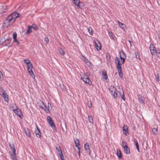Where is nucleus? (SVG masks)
Instances as JSON below:
<instances>
[{"label":"nucleus","instance_id":"1","mask_svg":"<svg viewBox=\"0 0 160 160\" xmlns=\"http://www.w3.org/2000/svg\"><path fill=\"white\" fill-rule=\"evenodd\" d=\"M24 61L27 64L28 67L27 70L29 73L33 78H34L35 76L32 71L33 66L32 63L30 62V60L28 59H24Z\"/></svg>","mask_w":160,"mask_h":160},{"label":"nucleus","instance_id":"2","mask_svg":"<svg viewBox=\"0 0 160 160\" xmlns=\"http://www.w3.org/2000/svg\"><path fill=\"white\" fill-rule=\"evenodd\" d=\"M8 17H7L2 24V27L3 28H8L12 25L13 23V20L12 21Z\"/></svg>","mask_w":160,"mask_h":160},{"label":"nucleus","instance_id":"3","mask_svg":"<svg viewBox=\"0 0 160 160\" xmlns=\"http://www.w3.org/2000/svg\"><path fill=\"white\" fill-rule=\"evenodd\" d=\"M0 94L2 96L4 100L8 102V96L4 89L2 88H0Z\"/></svg>","mask_w":160,"mask_h":160},{"label":"nucleus","instance_id":"4","mask_svg":"<svg viewBox=\"0 0 160 160\" xmlns=\"http://www.w3.org/2000/svg\"><path fill=\"white\" fill-rule=\"evenodd\" d=\"M116 88L113 86H111L109 87V91L114 98H116L118 97V94L116 92Z\"/></svg>","mask_w":160,"mask_h":160},{"label":"nucleus","instance_id":"5","mask_svg":"<svg viewBox=\"0 0 160 160\" xmlns=\"http://www.w3.org/2000/svg\"><path fill=\"white\" fill-rule=\"evenodd\" d=\"M20 14L17 12H14L9 15L8 17L12 21L13 20V22L15 21V19L18 18L19 17Z\"/></svg>","mask_w":160,"mask_h":160},{"label":"nucleus","instance_id":"6","mask_svg":"<svg viewBox=\"0 0 160 160\" xmlns=\"http://www.w3.org/2000/svg\"><path fill=\"white\" fill-rule=\"evenodd\" d=\"M73 2L78 8H84V4L82 2H80L79 0H73Z\"/></svg>","mask_w":160,"mask_h":160},{"label":"nucleus","instance_id":"7","mask_svg":"<svg viewBox=\"0 0 160 160\" xmlns=\"http://www.w3.org/2000/svg\"><path fill=\"white\" fill-rule=\"evenodd\" d=\"M95 48L97 51L100 50L101 49V45L100 42L98 40L94 41Z\"/></svg>","mask_w":160,"mask_h":160},{"label":"nucleus","instance_id":"8","mask_svg":"<svg viewBox=\"0 0 160 160\" xmlns=\"http://www.w3.org/2000/svg\"><path fill=\"white\" fill-rule=\"evenodd\" d=\"M149 49L150 53L152 55H155L157 52V51L152 44H150L149 46Z\"/></svg>","mask_w":160,"mask_h":160},{"label":"nucleus","instance_id":"9","mask_svg":"<svg viewBox=\"0 0 160 160\" xmlns=\"http://www.w3.org/2000/svg\"><path fill=\"white\" fill-rule=\"evenodd\" d=\"M123 144L122 147L123 148L124 152L127 154H128L130 153V150L129 148L126 144V143L125 141H123L122 142Z\"/></svg>","mask_w":160,"mask_h":160},{"label":"nucleus","instance_id":"10","mask_svg":"<svg viewBox=\"0 0 160 160\" xmlns=\"http://www.w3.org/2000/svg\"><path fill=\"white\" fill-rule=\"evenodd\" d=\"M47 120L49 125L52 128H55V126L54 125L53 120L52 119L51 117L50 116H48L47 117Z\"/></svg>","mask_w":160,"mask_h":160},{"label":"nucleus","instance_id":"11","mask_svg":"<svg viewBox=\"0 0 160 160\" xmlns=\"http://www.w3.org/2000/svg\"><path fill=\"white\" fill-rule=\"evenodd\" d=\"M120 57L121 60V62L122 64H123L126 58V55L124 52L123 51L121 52L120 53Z\"/></svg>","mask_w":160,"mask_h":160},{"label":"nucleus","instance_id":"12","mask_svg":"<svg viewBox=\"0 0 160 160\" xmlns=\"http://www.w3.org/2000/svg\"><path fill=\"white\" fill-rule=\"evenodd\" d=\"M115 62L116 64L117 68H121V63L120 62V59L119 58L116 57L115 59Z\"/></svg>","mask_w":160,"mask_h":160},{"label":"nucleus","instance_id":"13","mask_svg":"<svg viewBox=\"0 0 160 160\" xmlns=\"http://www.w3.org/2000/svg\"><path fill=\"white\" fill-rule=\"evenodd\" d=\"M36 128L35 129L34 132L37 137L40 138L41 136V133L37 124H36Z\"/></svg>","mask_w":160,"mask_h":160},{"label":"nucleus","instance_id":"14","mask_svg":"<svg viewBox=\"0 0 160 160\" xmlns=\"http://www.w3.org/2000/svg\"><path fill=\"white\" fill-rule=\"evenodd\" d=\"M12 110L16 114H17L20 117L22 118V112L20 109L17 108V109H13Z\"/></svg>","mask_w":160,"mask_h":160},{"label":"nucleus","instance_id":"15","mask_svg":"<svg viewBox=\"0 0 160 160\" xmlns=\"http://www.w3.org/2000/svg\"><path fill=\"white\" fill-rule=\"evenodd\" d=\"M81 59L88 66L91 65V63L87 58H86L83 55H81L80 57Z\"/></svg>","mask_w":160,"mask_h":160},{"label":"nucleus","instance_id":"16","mask_svg":"<svg viewBox=\"0 0 160 160\" xmlns=\"http://www.w3.org/2000/svg\"><path fill=\"white\" fill-rule=\"evenodd\" d=\"M84 147L86 151L87 152V153H88L89 155H90V149L89 145L88 142H86L84 144Z\"/></svg>","mask_w":160,"mask_h":160},{"label":"nucleus","instance_id":"17","mask_svg":"<svg viewBox=\"0 0 160 160\" xmlns=\"http://www.w3.org/2000/svg\"><path fill=\"white\" fill-rule=\"evenodd\" d=\"M81 79H82L83 81L86 83H88L89 85L91 84L92 82L88 78H86L85 77H83V78H81Z\"/></svg>","mask_w":160,"mask_h":160},{"label":"nucleus","instance_id":"18","mask_svg":"<svg viewBox=\"0 0 160 160\" xmlns=\"http://www.w3.org/2000/svg\"><path fill=\"white\" fill-rule=\"evenodd\" d=\"M118 24L119 26L121 28H122L124 31H125L127 30V27H126V25L120 22L119 21H118Z\"/></svg>","mask_w":160,"mask_h":160},{"label":"nucleus","instance_id":"19","mask_svg":"<svg viewBox=\"0 0 160 160\" xmlns=\"http://www.w3.org/2000/svg\"><path fill=\"white\" fill-rule=\"evenodd\" d=\"M128 129L127 125L124 124L123 127V132L126 135H127L128 133Z\"/></svg>","mask_w":160,"mask_h":160},{"label":"nucleus","instance_id":"20","mask_svg":"<svg viewBox=\"0 0 160 160\" xmlns=\"http://www.w3.org/2000/svg\"><path fill=\"white\" fill-rule=\"evenodd\" d=\"M138 97L139 100V102L142 103H145L144 98L141 95H138Z\"/></svg>","mask_w":160,"mask_h":160},{"label":"nucleus","instance_id":"21","mask_svg":"<svg viewBox=\"0 0 160 160\" xmlns=\"http://www.w3.org/2000/svg\"><path fill=\"white\" fill-rule=\"evenodd\" d=\"M118 75L121 78H123V74L122 71V68H117Z\"/></svg>","mask_w":160,"mask_h":160},{"label":"nucleus","instance_id":"22","mask_svg":"<svg viewBox=\"0 0 160 160\" xmlns=\"http://www.w3.org/2000/svg\"><path fill=\"white\" fill-rule=\"evenodd\" d=\"M42 108L47 113H49L50 112V111L49 110V109L48 107H47V106L43 104V107H42Z\"/></svg>","mask_w":160,"mask_h":160},{"label":"nucleus","instance_id":"23","mask_svg":"<svg viewBox=\"0 0 160 160\" xmlns=\"http://www.w3.org/2000/svg\"><path fill=\"white\" fill-rule=\"evenodd\" d=\"M24 130L27 136L28 137H30L31 136V133L30 131L28 128L25 129Z\"/></svg>","mask_w":160,"mask_h":160},{"label":"nucleus","instance_id":"24","mask_svg":"<svg viewBox=\"0 0 160 160\" xmlns=\"http://www.w3.org/2000/svg\"><path fill=\"white\" fill-rule=\"evenodd\" d=\"M74 142L75 144V146L76 147H78V146H80V144L79 143V140L78 139L76 138L74 139Z\"/></svg>","mask_w":160,"mask_h":160},{"label":"nucleus","instance_id":"25","mask_svg":"<svg viewBox=\"0 0 160 160\" xmlns=\"http://www.w3.org/2000/svg\"><path fill=\"white\" fill-rule=\"evenodd\" d=\"M32 32V28L31 26H29L28 27V29L27 31V34H29Z\"/></svg>","mask_w":160,"mask_h":160},{"label":"nucleus","instance_id":"26","mask_svg":"<svg viewBox=\"0 0 160 160\" xmlns=\"http://www.w3.org/2000/svg\"><path fill=\"white\" fill-rule=\"evenodd\" d=\"M102 75L103 76V78L104 79L107 80L108 79V75L105 72H102Z\"/></svg>","mask_w":160,"mask_h":160},{"label":"nucleus","instance_id":"27","mask_svg":"<svg viewBox=\"0 0 160 160\" xmlns=\"http://www.w3.org/2000/svg\"><path fill=\"white\" fill-rule=\"evenodd\" d=\"M119 93L120 94L121 97L123 99L124 101H125V98H124V93L123 92H119Z\"/></svg>","mask_w":160,"mask_h":160},{"label":"nucleus","instance_id":"28","mask_svg":"<svg viewBox=\"0 0 160 160\" xmlns=\"http://www.w3.org/2000/svg\"><path fill=\"white\" fill-rule=\"evenodd\" d=\"M152 132L154 135H156L158 133V130L157 129L155 128H153L152 129Z\"/></svg>","mask_w":160,"mask_h":160},{"label":"nucleus","instance_id":"29","mask_svg":"<svg viewBox=\"0 0 160 160\" xmlns=\"http://www.w3.org/2000/svg\"><path fill=\"white\" fill-rule=\"evenodd\" d=\"M117 155L118 157L119 158H120L121 157L122 155H121V152L120 150H117Z\"/></svg>","mask_w":160,"mask_h":160},{"label":"nucleus","instance_id":"30","mask_svg":"<svg viewBox=\"0 0 160 160\" xmlns=\"http://www.w3.org/2000/svg\"><path fill=\"white\" fill-rule=\"evenodd\" d=\"M88 119L89 122L92 123H93V119L92 116L90 115L88 116Z\"/></svg>","mask_w":160,"mask_h":160},{"label":"nucleus","instance_id":"31","mask_svg":"<svg viewBox=\"0 0 160 160\" xmlns=\"http://www.w3.org/2000/svg\"><path fill=\"white\" fill-rule=\"evenodd\" d=\"M88 32L90 35H92L93 34L92 30L91 27H89L88 28Z\"/></svg>","mask_w":160,"mask_h":160},{"label":"nucleus","instance_id":"32","mask_svg":"<svg viewBox=\"0 0 160 160\" xmlns=\"http://www.w3.org/2000/svg\"><path fill=\"white\" fill-rule=\"evenodd\" d=\"M156 56L158 58H160V50H157L156 53Z\"/></svg>","mask_w":160,"mask_h":160},{"label":"nucleus","instance_id":"33","mask_svg":"<svg viewBox=\"0 0 160 160\" xmlns=\"http://www.w3.org/2000/svg\"><path fill=\"white\" fill-rule=\"evenodd\" d=\"M56 150H57L58 151L59 155L61 154V153H62V151L61 150V149L60 147H59L58 148L56 147Z\"/></svg>","mask_w":160,"mask_h":160},{"label":"nucleus","instance_id":"34","mask_svg":"<svg viewBox=\"0 0 160 160\" xmlns=\"http://www.w3.org/2000/svg\"><path fill=\"white\" fill-rule=\"evenodd\" d=\"M32 28L35 30H37L38 29V28L35 24H33L32 26H31Z\"/></svg>","mask_w":160,"mask_h":160},{"label":"nucleus","instance_id":"35","mask_svg":"<svg viewBox=\"0 0 160 160\" xmlns=\"http://www.w3.org/2000/svg\"><path fill=\"white\" fill-rule=\"evenodd\" d=\"M59 52L60 54L62 55H64L65 54V52L61 48H60L59 50Z\"/></svg>","mask_w":160,"mask_h":160},{"label":"nucleus","instance_id":"36","mask_svg":"<svg viewBox=\"0 0 160 160\" xmlns=\"http://www.w3.org/2000/svg\"><path fill=\"white\" fill-rule=\"evenodd\" d=\"M5 42V40L4 38L0 39V46L4 43Z\"/></svg>","mask_w":160,"mask_h":160},{"label":"nucleus","instance_id":"37","mask_svg":"<svg viewBox=\"0 0 160 160\" xmlns=\"http://www.w3.org/2000/svg\"><path fill=\"white\" fill-rule=\"evenodd\" d=\"M10 108L12 109V110L14 109H17V107L16 105L15 104H12L11 105Z\"/></svg>","mask_w":160,"mask_h":160},{"label":"nucleus","instance_id":"38","mask_svg":"<svg viewBox=\"0 0 160 160\" xmlns=\"http://www.w3.org/2000/svg\"><path fill=\"white\" fill-rule=\"evenodd\" d=\"M135 57L137 58L139 60L140 59L139 55L138 52H135Z\"/></svg>","mask_w":160,"mask_h":160},{"label":"nucleus","instance_id":"39","mask_svg":"<svg viewBox=\"0 0 160 160\" xmlns=\"http://www.w3.org/2000/svg\"><path fill=\"white\" fill-rule=\"evenodd\" d=\"M135 146L136 147V148H137V149L138 151V152H139V146L138 145V142H135Z\"/></svg>","mask_w":160,"mask_h":160},{"label":"nucleus","instance_id":"40","mask_svg":"<svg viewBox=\"0 0 160 160\" xmlns=\"http://www.w3.org/2000/svg\"><path fill=\"white\" fill-rule=\"evenodd\" d=\"M17 38V34L16 32H14L13 35V39H15Z\"/></svg>","mask_w":160,"mask_h":160},{"label":"nucleus","instance_id":"41","mask_svg":"<svg viewBox=\"0 0 160 160\" xmlns=\"http://www.w3.org/2000/svg\"><path fill=\"white\" fill-rule=\"evenodd\" d=\"M13 152V153L14 154H15V155H16V150H15V148L14 147H12V150Z\"/></svg>","mask_w":160,"mask_h":160},{"label":"nucleus","instance_id":"42","mask_svg":"<svg viewBox=\"0 0 160 160\" xmlns=\"http://www.w3.org/2000/svg\"><path fill=\"white\" fill-rule=\"evenodd\" d=\"M13 42H16L18 45L19 43V41L18 40L17 38L15 39H13Z\"/></svg>","mask_w":160,"mask_h":160},{"label":"nucleus","instance_id":"43","mask_svg":"<svg viewBox=\"0 0 160 160\" xmlns=\"http://www.w3.org/2000/svg\"><path fill=\"white\" fill-rule=\"evenodd\" d=\"M44 41L46 42L47 43H48L49 42V39L48 38L46 37L44 39Z\"/></svg>","mask_w":160,"mask_h":160},{"label":"nucleus","instance_id":"44","mask_svg":"<svg viewBox=\"0 0 160 160\" xmlns=\"http://www.w3.org/2000/svg\"><path fill=\"white\" fill-rule=\"evenodd\" d=\"M11 157L12 158L13 160L14 159H16V155H15V154H11Z\"/></svg>","mask_w":160,"mask_h":160},{"label":"nucleus","instance_id":"45","mask_svg":"<svg viewBox=\"0 0 160 160\" xmlns=\"http://www.w3.org/2000/svg\"><path fill=\"white\" fill-rule=\"evenodd\" d=\"M59 156L60 157V158H61V160H64V157H63V155H62V153H61V154H59Z\"/></svg>","mask_w":160,"mask_h":160},{"label":"nucleus","instance_id":"46","mask_svg":"<svg viewBox=\"0 0 160 160\" xmlns=\"http://www.w3.org/2000/svg\"><path fill=\"white\" fill-rule=\"evenodd\" d=\"M88 106L89 108H91L92 107V104L91 102H88Z\"/></svg>","mask_w":160,"mask_h":160},{"label":"nucleus","instance_id":"47","mask_svg":"<svg viewBox=\"0 0 160 160\" xmlns=\"http://www.w3.org/2000/svg\"><path fill=\"white\" fill-rule=\"evenodd\" d=\"M3 77L2 73L0 71V79L2 78Z\"/></svg>","mask_w":160,"mask_h":160},{"label":"nucleus","instance_id":"48","mask_svg":"<svg viewBox=\"0 0 160 160\" xmlns=\"http://www.w3.org/2000/svg\"><path fill=\"white\" fill-rule=\"evenodd\" d=\"M10 147L11 148V150H12V148L13 147H14V145L13 144H12V145H11V144H10Z\"/></svg>","mask_w":160,"mask_h":160},{"label":"nucleus","instance_id":"49","mask_svg":"<svg viewBox=\"0 0 160 160\" xmlns=\"http://www.w3.org/2000/svg\"><path fill=\"white\" fill-rule=\"evenodd\" d=\"M48 108H49L50 107H51V104L49 103H48Z\"/></svg>","mask_w":160,"mask_h":160},{"label":"nucleus","instance_id":"50","mask_svg":"<svg viewBox=\"0 0 160 160\" xmlns=\"http://www.w3.org/2000/svg\"><path fill=\"white\" fill-rule=\"evenodd\" d=\"M78 154L79 157L80 156V151H78Z\"/></svg>","mask_w":160,"mask_h":160},{"label":"nucleus","instance_id":"51","mask_svg":"<svg viewBox=\"0 0 160 160\" xmlns=\"http://www.w3.org/2000/svg\"><path fill=\"white\" fill-rule=\"evenodd\" d=\"M77 148H78V151H80V148L79 147V146H78V147H77Z\"/></svg>","mask_w":160,"mask_h":160},{"label":"nucleus","instance_id":"52","mask_svg":"<svg viewBox=\"0 0 160 160\" xmlns=\"http://www.w3.org/2000/svg\"><path fill=\"white\" fill-rule=\"evenodd\" d=\"M13 160H17V158L16 159H14Z\"/></svg>","mask_w":160,"mask_h":160},{"label":"nucleus","instance_id":"53","mask_svg":"<svg viewBox=\"0 0 160 160\" xmlns=\"http://www.w3.org/2000/svg\"><path fill=\"white\" fill-rule=\"evenodd\" d=\"M129 42L131 44V42L130 41H129Z\"/></svg>","mask_w":160,"mask_h":160}]
</instances>
